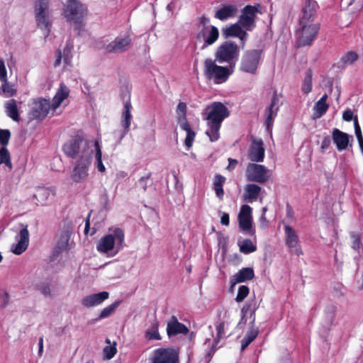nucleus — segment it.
I'll list each match as a JSON object with an SVG mask.
<instances>
[{
  "label": "nucleus",
  "mask_w": 363,
  "mask_h": 363,
  "mask_svg": "<svg viewBox=\"0 0 363 363\" xmlns=\"http://www.w3.org/2000/svg\"><path fill=\"white\" fill-rule=\"evenodd\" d=\"M203 114L207 124L206 134L211 142L217 141L221 123L229 116V111L222 103L213 102L206 108Z\"/></svg>",
  "instance_id": "nucleus-1"
},
{
  "label": "nucleus",
  "mask_w": 363,
  "mask_h": 363,
  "mask_svg": "<svg viewBox=\"0 0 363 363\" xmlns=\"http://www.w3.org/2000/svg\"><path fill=\"white\" fill-rule=\"evenodd\" d=\"M96 140H89L84 138H77L67 143L63 147L65 155L76 161H91L96 147Z\"/></svg>",
  "instance_id": "nucleus-2"
},
{
  "label": "nucleus",
  "mask_w": 363,
  "mask_h": 363,
  "mask_svg": "<svg viewBox=\"0 0 363 363\" xmlns=\"http://www.w3.org/2000/svg\"><path fill=\"white\" fill-rule=\"evenodd\" d=\"M125 245V235L122 229L111 228L108 233L101 237L96 243V250L108 257L117 255Z\"/></svg>",
  "instance_id": "nucleus-3"
},
{
  "label": "nucleus",
  "mask_w": 363,
  "mask_h": 363,
  "mask_svg": "<svg viewBox=\"0 0 363 363\" xmlns=\"http://www.w3.org/2000/svg\"><path fill=\"white\" fill-rule=\"evenodd\" d=\"M318 23L300 20L296 36L298 46L309 45L316 37L319 30Z\"/></svg>",
  "instance_id": "nucleus-4"
},
{
  "label": "nucleus",
  "mask_w": 363,
  "mask_h": 363,
  "mask_svg": "<svg viewBox=\"0 0 363 363\" xmlns=\"http://www.w3.org/2000/svg\"><path fill=\"white\" fill-rule=\"evenodd\" d=\"M34 14L37 26L43 32L45 37L48 36L52 28L49 0H36Z\"/></svg>",
  "instance_id": "nucleus-5"
},
{
  "label": "nucleus",
  "mask_w": 363,
  "mask_h": 363,
  "mask_svg": "<svg viewBox=\"0 0 363 363\" xmlns=\"http://www.w3.org/2000/svg\"><path fill=\"white\" fill-rule=\"evenodd\" d=\"M62 15L70 23L80 24L87 15V9L77 0H67Z\"/></svg>",
  "instance_id": "nucleus-6"
},
{
  "label": "nucleus",
  "mask_w": 363,
  "mask_h": 363,
  "mask_svg": "<svg viewBox=\"0 0 363 363\" xmlns=\"http://www.w3.org/2000/svg\"><path fill=\"white\" fill-rule=\"evenodd\" d=\"M204 74L208 79L220 84L228 79L230 72L228 67L218 66L212 59L208 58L204 61Z\"/></svg>",
  "instance_id": "nucleus-7"
},
{
  "label": "nucleus",
  "mask_w": 363,
  "mask_h": 363,
  "mask_svg": "<svg viewBox=\"0 0 363 363\" xmlns=\"http://www.w3.org/2000/svg\"><path fill=\"white\" fill-rule=\"evenodd\" d=\"M218 29L210 24V21L208 18L202 16L200 18V23L199 25L197 39L204 42L206 45H212L218 40Z\"/></svg>",
  "instance_id": "nucleus-8"
},
{
  "label": "nucleus",
  "mask_w": 363,
  "mask_h": 363,
  "mask_svg": "<svg viewBox=\"0 0 363 363\" xmlns=\"http://www.w3.org/2000/svg\"><path fill=\"white\" fill-rule=\"evenodd\" d=\"M272 175L271 169L255 163H249L245 170V177L249 182L264 184L271 178Z\"/></svg>",
  "instance_id": "nucleus-9"
},
{
  "label": "nucleus",
  "mask_w": 363,
  "mask_h": 363,
  "mask_svg": "<svg viewBox=\"0 0 363 363\" xmlns=\"http://www.w3.org/2000/svg\"><path fill=\"white\" fill-rule=\"evenodd\" d=\"M239 55V48L237 44L226 41L222 43L216 50V60L220 63L230 62Z\"/></svg>",
  "instance_id": "nucleus-10"
},
{
  "label": "nucleus",
  "mask_w": 363,
  "mask_h": 363,
  "mask_svg": "<svg viewBox=\"0 0 363 363\" xmlns=\"http://www.w3.org/2000/svg\"><path fill=\"white\" fill-rule=\"evenodd\" d=\"M261 57V50H252L246 52L242 57L240 70L250 74L256 73Z\"/></svg>",
  "instance_id": "nucleus-11"
},
{
  "label": "nucleus",
  "mask_w": 363,
  "mask_h": 363,
  "mask_svg": "<svg viewBox=\"0 0 363 363\" xmlns=\"http://www.w3.org/2000/svg\"><path fill=\"white\" fill-rule=\"evenodd\" d=\"M50 108L51 105L48 100L42 98L35 99L30 106L29 118L32 120H41L48 115Z\"/></svg>",
  "instance_id": "nucleus-12"
},
{
  "label": "nucleus",
  "mask_w": 363,
  "mask_h": 363,
  "mask_svg": "<svg viewBox=\"0 0 363 363\" xmlns=\"http://www.w3.org/2000/svg\"><path fill=\"white\" fill-rule=\"evenodd\" d=\"M153 363H178V353L172 348H160L155 351Z\"/></svg>",
  "instance_id": "nucleus-13"
},
{
  "label": "nucleus",
  "mask_w": 363,
  "mask_h": 363,
  "mask_svg": "<svg viewBox=\"0 0 363 363\" xmlns=\"http://www.w3.org/2000/svg\"><path fill=\"white\" fill-rule=\"evenodd\" d=\"M91 161H75L73 169L70 173V179L73 182L80 183L89 175V169Z\"/></svg>",
  "instance_id": "nucleus-14"
},
{
  "label": "nucleus",
  "mask_w": 363,
  "mask_h": 363,
  "mask_svg": "<svg viewBox=\"0 0 363 363\" xmlns=\"http://www.w3.org/2000/svg\"><path fill=\"white\" fill-rule=\"evenodd\" d=\"M109 297L107 291H101L95 294H90L84 296L81 299V304L85 308H91L100 306Z\"/></svg>",
  "instance_id": "nucleus-15"
},
{
  "label": "nucleus",
  "mask_w": 363,
  "mask_h": 363,
  "mask_svg": "<svg viewBox=\"0 0 363 363\" xmlns=\"http://www.w3.org/2000/svg\"><path fill=\"white\" fill-rule=\"evenodd\" d=\"M258 9L256 6H245L242 9V15L239 19V23L246 30H252L255 26V18Z\"/></svg>",
  "instance_id": "nucleus-16"
},
{
  "label": "nucleus",
  "mask_w": 363,
  "mask_h": 363,
  "mask_svg": "<svg viewBox=\"0 0 363 363\" xmlns=\"http://www.w3.org/2000/svg\"><path fill=\"white\" fill-rule=\"evenodd\" d=\"M17 243L11 246V251L16 255H20L24 252L29 245V232L27 226L22 228L16 236Z\"/></svg>",
  "instance_id": "nucleus-17"
},
{
  "label": "nucleus",
  "mask_w": 363,
  "mask_h": 363,
  "mask_svg": "<svg viewBox=\"0 0 363 363\" xmlns=\"http://www.w3.org/2000/svg\"><path fill=\"white\" fill-rule=\"evenodd\" d=\"M131 43L129 36L117 37L114 40L104 46L107 52L119 53L127 50Z\"/></svg>",
  "instance_id": "nucleus-18"
},
{
  "label": "nucleus",
  "mask_w": 363,
  "mask_h": 363,
  "mask_svg": "<svg viewBox=\"0 0 363 363\" xmlns=\"http://www.w3.org/2000/svg\"><path fill=\"white\" fill-rule=\"evenodd\" d=\"M285 242L289 248L297 255L301 254L299 248L298 236L296 230L288 224H284Z\"/></svg>",
  "instance_id": "nucleus-19"
},
{
  "label": "nucleus",
  "mask_w": 363,
  "mask_h": 363,
  "mask_svg": "<svg viewBox=\"0 0 363 363\" xmlns=\"http://www.w3.org/2000/svg\"><path fill=\"white\" fill-rule=\"evenodd\" d=\"M252 208L247 204L242 205L241 206L238 219L240 228L244 231L250 230L252 228Z\"/></svg>",
  "instance_id": "nucleus-20"
},
{
  "label": "nucleus",
  "mask_w": 363,
  "mask_h": 363,
  "mask_svg": "<svg viewBox=\"0 0 363 363\" xmlns=\"http://www.w3.org/2000/svg\"><path fill=\"white\" fill-rule=\"evenodd\" d=\"M350 135L339 129L335 128L332 132V139L339 151L345 150L350 145Z\"/></svg>",
  "instance_id": "nucleus-21"
},
{
  "label": "nucleus",
  "mask_w": 363,
  "mask_h": 363,
  "mask_svg": "<svg viewBox=\"0 0 363 363\" xmlns=\"http://www.w3.org/2000/svg\"><path fill=\"white\" fill-rule=\"evenodd\" d=\"M249 159L253 162H262L264 157V148L262 140H254L250 147Z\"/></svg>",
  "instance_id": "nucleus-22"
},
{
  "label": "nucleus",
  "mask_w": 363,
  "mask_h": 363,
  "mask_svg": "<svg viewBox=\"0 0 363 363\" xmlns=\"http://www.w3.org/2000/svg\"><path fill=\"white\" fill-rule=\"evenodd\" d=\"M72 234V228L67 226L61 230L58 235L56 247L60 252L68 250L70 248V236Z\"/></svg>",
  "instance_id": "nucleus-23"
},
{
  "label": "nucleus",
  "mask_w": 363,
  "mask_h": 363,
  "mask_svg": "<svg viewBox=\"0 0 363 363\" xmlns=\"http://www.w3.org/2000/svg\"><path fill=\"white\" fill-rule=\"evenodd\" d=\"M188 330V328L184 324L179 323L175 316H172L167 323V332L169 336L186 334Z\"/></svg>",
  "instance_id": "nucleus-24"
},
{
  "label": "nucleus",
  "mask_w": 363,
  "mask_h": 363,
  "mask_svg": "<svg viewBox=\"0 0 363 363\" xmlns=\"http://www.w3.org/2000/svg\"><path fill=\"white\" fill-rule=\"evenodd\" d=\"M5 113L6 116L15 122L21 121L20 111L18 106V101L16 99H10L4 104Z\"/></svg>",
  "instance_id": "nucleus-25"
},
{
  "label": "nucleus",
  "mask_w": 363,
  "mask_h": 363,
  "mask_svg": "<svg viewBox=\"0 0 363 363\" xmlns=\"http://www.w3.org/2000/svg\"><path fill=\"white\" fill-rule=\"evenodd\" d=\"M261 190V187L255 184L245 185L242 196L243 200L250 203L256 201L259 197Z\"/></svg>",
  "instance_id": "nucleus-26"
},
{
  "label": "nucleus",
  "mask_w": 363,
  "mask_h": 363,
  "mask_svg": "<svg viewBox=\"0 0 363 363\" xmlns=\"http://www.w3.org/2000/svg\"><path fill=\"white\" fill-rule=\"evenodd\" d=\"M254 271L250 267H246L240 269L231 278L232 285H235L238 283L244 282L247 280H251L254 278Z\"/></svg>",
  "instance_id": "nucleus-27"
},
{
  "label": "nucleus",
  "mask_w": 363,
  "mask_h": 363,
  "mask_svg": "<svg viewBox=\"0 0 363 363\" xmlns=\"http://www.w3.org/2000/svg\"><path fill=\"white\" fill-rule=\"evenodd\" d=\"M69 94V88L64 84H61L52 99L51 104L52 109L55 111L61 105L62 101L68 97Z\"/></svg>",
  "instance_id": "nucleus-28"
},
{
  "label": "nucleus",
  "mask_w": 363,
  "mask_h": 363,
  "mask_svg": "<svg viewBox=\"0 0 363 363\" xmlns=\"http://www.w3.org/2000/svg\"><path fill=\"white\" fill-rule=\"evenodd\" d=\"M240 26L241 25L238 23L225 28L223 30V35H225V37H238L242 41H244L247 37V33L242 29Z\"/></svg>",
  "instance_id": "nucleus-29"
},
{
  "label": "nucleus",
  "mask_w": 363,
  "mask_h": 363,
  "mask_svg": "<svg viewBox=\"0 0 363 363\" xmlns=\"http://www.w3.org/2000/svg\"><path fill=\"white\" fill-rule=\"evenodd\" d=\"M72 49H73V47L72 45H67L63 49L62 52L59 51L57 52V59L54 63L55 67H57L60 65L62 59L63 60L65 67L69 66L72 63Z\"/></svg>",
  "instance_id": "nucleus-30"
},
{
  "label": "nucleus",
  "mask_w": 363,
  "mask_h": 363,
  "mask_svg": "<svg viewBox=\"0 0 363 363\" xmlns=\"http://www.w3.org/2000/svg\"><path fill=\"white\" fill-rule=\"evenodd\" d=\"M125 111L123 113L121 124L123 127V130L121 133L119 135V139L121 140L126 133L129 131L130 126V121L132 118V115L130 113L131 104L130 102L127 101L124 106Z\"/></svg>",
  "instance_id": "nucleus-31"
},
{
  "label": "nucleus",
  "mask_w": 363,
  "mask_h": 363,
  "mask_svg": "<svg viewBox=\"0 0 363 363\" xmlns=\"http://www.w3.org/2000/svg\"><path fill=\"white\" fill-rule=\"evenodd\" d=\"M55 196L54 188H38L35 193V198L40 205H44L50 196Z\"/></svg>",
  "instance_id": "nucleus-32"
},
{
  "label": "nucleus",
  "mask_w": 363,
  "mask_h": 363,
  "mask_svg": "<svg viewBox=\"0 0 363 363\" xmlns=\"http://www.w3.org/2000/svg\"><path fill=\"white\" fill-rule=\"evenodd\" d=\"M328 95L325 94L314 106V113L313 118H319L324 115L328 109V104L326 103Z\"/></svg>",
  "instance_id": "nucleus-33"
},
{
  "label": "nucleus",
  "mask_w": 363,
  "mask_h": 363,
  "mask_svg": "<svg viewBox=\"0 0 363 363\" xmlns=\"http://www.w3.org/2000/svg\"><path fill=\"white\" fill-rule=\"evenodd\" d=\"M237 9L235 6L228 5L219 9L215 14V17L220 21H225L235 15Z\"/></svg>",
  "instance_id": "nucleus-34"
},
{
  "label": "nucleus",
  "mask_w": 363,
  "mask_h": 363,
  "mask_svg": "<svg viewBox=\"0 0 363 363\" xmlns=\"http://www.w3.org/2000/svg\"><path fill=\"white\" fill-rule=\"evenodd\" d=\"M303 16L300 20L315 22V4L311 0L308 1L303 8Z\"/></svg>",
  "instance_id": "nucleus-35"
},
{
  "label": "nucleus",
  "mask_w": 363,
  "mask_h": 363,
  "mask_svg": "<svg viewBox=\"0 0 363 363\" xmlns=\"http://www.w3.org/2000/svg\"><path fill=\"white\" fill-rule=\"evenodd\" d=\"M178 124L184 128L187 126L186 119V104L184 102H179L176 109Z\"/></svg>",
  "instance_id": "nucleus-36"
},
{
  "label": "nucleus",
  "mask_w": 363,
  "mask_h": 363,
  "mask_svg": "<svg viewBox=\"0 0 363 363\" xmlns=\"http://www.w3.org/2000/svg\"><path fill=\"white\" fill-rule=\"evenodd\" d=\"M278 102V99L277 97H273L272 99V102L270 106L268 108L267 111V118L265 121V124L267 125V129H269L274 116L277 115V108H274V106L277 105Z\"/></svg>",
  "instance_id": "nucleus-37"
},
{
  "label": "nucleus",
  "mask_w": 363,
  "mask_h": 363,
  "mask_svg": "<svg viewBox=\"0 0 363 363\" xmlns=\"http://www.w3.org/2000/svg\"><path fill=\"white\" fill-rule=\"evenodd\" d=\"M258 329L252 327L242 340L241 350H244L257 336Z\"/></svg>",
  "instance_id": "nucleus-38"
},
{
  "label": "nucleus",
  "mask_w": 363,
  "mask_h": 363,
  "mask_svg": "<svg viewBox=\"0 0 363 363\" xmlns=\"http://www.w3.org/2000/svg\"><path fill=\"white\" fill-rule=\"evenodd\" d=\"M120 301H116L103 308L99 315L98 319H104L111 315L116 311V308L120 305Z\"/></svg>",
  "instance_id": "nucleus-39"
},
{
  "label": "nucleus",
  "mask_w": 363,
  "mask_h": 363,
  "mask_svg": "<svg viewBox=\"0 0 363 363\" xmlns=\"http://www.w3.org/2000/svg\"><path fill=\"white\" fill-rule=\"evenodd\" d=\"M25 332L16 325L10 326L6 331L7 336L13 341L18 340Z\"/></svg>",
  "instance_id": "nucleus-40"
},
{
  "label": "nucleus",
  "mask_w": 363,
  "mask_h": 363,
  "mask_svg": "<svg viewBox=\"0 0 363 363\" xmlns=\"http://www.w3.org/2000/svg\"><path fill=\"white\" fill-rule=\"evenodd\" d=\"M180 128L186 133L184 144L186 147L188 149H189L192 146L193 142L196 136V133L191 128L189 123H187V126L185 128H184L182 125H180Z\"/></svg>",
  "instance_id": "nucleus-41"
},
{
  "label": "nucleus",
  "mask_w": 363,
  "mask_h": 363,
  "mask_svg": "<svg viewBox=\"0 0 363 363\" xmlns=\"http://www.w3.org/2000/svg\"><path fill=\"white\" fill-rule=\"evenodd\" d=\"M145 337L148 340H161V337L158 331V323L157 321H155L152 324L151 327L146 330Z\"/></svg>",
  "instance_id": "nucleus-42"
},
{
  "label": "nucleus",
  "mask_w": 363,
  "mask_h": 363,
  "mask_svg": "<svg viewBox=\"0 0 363 363\" xmlns=\"http://www.w3.org/2000/svg\"><path fill=\"white\" fill-rule=\"evenodd\" d=\"M5 164L9 169H12L10 154L5 147L0 149V164Z\"/></svg>",
  "instance_id": "nucleus-43"
},
{
  "label": "nucleus",
  "mask_w": 363,
  "mask_h": 363,
  "mask_svg": "<svg viewBox=\"0 0 363 363\" xmlns=\"http://www.w3.org/2000/svg\"><path fill=\"white\" fill-rule=\"evenodd\" d=\"M256 249V246L249 239L244 240L240 245V250L244 254L253 252Z\"/></svg>",
  "instance_id": "nucleus-44"
},
{
  "label": "nucleus",
  "mask_w": 363,
  "mask_h": 363,
  "mask_svg": "<svg viewBox=\"0 0 363 363\" xmlns=\"http://www.w3.org/2000/svg\"><path fill=\"white\" fill-rule=\"evenodd\" d=\"M94 153H95L96 158L95 165L98 171L100 172H104L106 171V167L102 162V152L99 145L96 147Z\"/></svg>",
  "instance_id": "nucleus-45"
},
{
  "label": "nucleus",
  "mask_w": 363,
  "mask_h": 363,
  "mask_svg": "<svg viewBox=\"0 0 363 363\" xmlns=\"http://www.w3.org/2000/svg\"><path fill=\"white\" fill-rule=\"evenodd\" d=\"M3 84L1 86L2 92L5 97L9 98L16 95V90L12 87L8 82V79L6 82H2Z\"/></svg>",
  "instance_id": "nucleus-46"
},
{
  "label": "nucleus",
  "mask_w": 363,
  "mask_h": 363,
  "mask_svg": "<svg viewBox=\"0 0 363 363\" xmlns=\"http://www.w3.org/2000/svg\"><path fill=\"white\" fill-rule=\"evenodd\" d=\"M116 342L113 345L106 346L104 348V357L106 359H111L116 353Z\"/></svg>",
  "instance_id": "nucleus-47"
},
{
  "label": "nucleus",
  "mask_w": 363,
  "mask_h": 363,
  "mask_svg": "<svg viewBox=\"0 0 363 363\" xmlns=\"http://www.w3.org/2000/svg\"><path fill=\"white\" fill-rule=\"evenodd\" d=\"M351 240H352V247L354 250H358L362 247L361 243V236L358 233H352L350 234Z\"/></svg>",
  "instance_id": "nucleus-48"
},
{
  "label": "nucleus",
  "mask_w": 363,
  "mask_h": 363,
  "mask_svg": "<svg viewBox=\"0 0 363 363\" xmlns=\"http://www.w3.org/2000/svg\"><path fill=\"white\" fill-rule=\"evenodd\" d=\"M249 294V288L246 286H241L238 289V294L236 296V301H242Z\"/></svg>",
  "instance_id": "nucleus-49"
},
{
  "label": "nucleus",
  "mask_w": 363,
  "mask_h": 363,
  "mask_svg": "<svg viewBox=\"0 0 363 363\" xmlns=\"http://www.w3.org/2000/svg\"><path fill=\"white\" fill-rule=\"evenodd\" d=\"M312 89V78L311 74H308L303 82L302 85V91L307 94H308Z\"/></svg>",
  "instance_id": "nucleus-50"
},
{
  "label": "nucleus",
  "mask_w": 363,
  "mask_h": 363,
  "mask_svg": "<svg viewBox=\"0 0 363 363\" xmlns=\"http://www.w3.org/2000/svg\"><path fill=\"white\" fill-rule=\"evenodd\" d=\"M11 136L10 131L6 129L0 130V143L4 146H6L9 141Z\"/></svg>",
  "instance_id": "nucleus-51"
},
{
  "label": "nucleus",
  "mask_w": 363,
  "mask_h": 363,
  "mask_svg": "<svg viewBox=\"0 0 363 363\" xmlns=\"http://www.w3.org/2000/svg\"><path fill=\"white\" fill-rule=\"evenodd\" d=\"M38 291L45 296H51V288L48 284L43 283L38 286Z\"/></svg>",
  "instance_id": "nucleus-52"
},
{
  "label": "nucleus",
  "mask_w": 363,
  "mask_h": 363,
  "mask_svg": "<svg viewBox=\"0 0 363 363\" xmlns=\"http://www.w3.org/2000/svg\"><path fill=\"white\" fill-rule=\"evenodd\" d=\"M10 301V296L5 290L0 291V306L2 308L6 307Z\"/></svg>",
  "instance_id": "nucleus-53"
},
{
  "label": "nucleus",
  "mask_w": 363,
  "mask_h": 363,
  "mask_svg": "<svg viewBox=\"0 0 363 363\" xmlns=\"http://www.w3.org/2000/svg\"><path fill=\"white\" fill-rule=\"evenodd\" d=\"M357 58H358V56H357V53H355L354 52H350L347 53L342 57V61L345 64H352V62L356 61L357 60Z\"/></svg>",
  "instance_id": "nucleus-54"
},
{
  "label": "nucleus",
  "mask_w": 363,
  "mask_h": 363,
  "mask_svg": "<svg viewBox=\"0 0 363 363\" xmlns=\"http://www.w3.org/2000/svg\"><path fill=\"white\" fill-rule=\"evenodd\" d=\"M7 79V71L4 61L2 59H0V80L1 82H6Z\"/></svg>",
  "instance_id": "nucleus-55"
},
{
  "label": "nucleus",
  "mask_w": 363,
  "mask_h": 363,
  "mask_svg": "<svg viewBox=\"0 0 363 363\" xmlns=\"http://www.w3.org/2000/svg\"><path fill=\"white\" fill-rule=\"evenodd\" d=\"M354 126L355 135L357 136V140H362V139H363V137L362 135L361 128L358 123V121H357V118H354Z\"/></svg>",
  "instance_id": "nucleus-56"
},
{
  "label": "nucleus",
  "mask_w": 363,
  "mask_h": 363,
  "mask_svg": "<svg viewBox=\"0 0 363 363\" xmlns=\"http://www.w3.org/2000/svg\"><path fill=\"white\" fill-rule=\"evenodd\" d=\"M229 215L227 213H222L220 218V223L223 225L228 226L229 225Z\"/></svg>",
  "instance_id": "nucleus-57"
},
{
  "label": "nucleus",
  "mask_w": 363,
  "mask_h": 363,
  "mask_svg": "<svg viewBox=\"0 0 363 363\" xmlns=\"http://www.w3.org/2000/svg\"><path fill=\"white\" fill-rule=\"evenodd\" d=\"M342 118L346 121H350L353 118V113L351 110H346L342 114Z\"/></svg>",
  "instance_id": "nucleus-58"
},
{
  "label": "nucleus",
  "mask_w": 363,
  "mask_h": 363,
  "mask_svg": "<svg viewBox=\"0 0 363 363\" xmlns=\"http://www.w3.org/2000/svg\"><path fill=\"white\" fill-rule=\"evenodd\" d=\"M225 181V177L218 175L215 178L214 186H223Z\"/></svg>",
  "instance_id": "nucleus-59"
},
{
  "label": "nucleus",
  "mask_w": 363,
  "mask_h": 363,
  "mask_svg": "<svg viewBox=\"0 0 363 363\" xmlns=\"http://www.w3.org/2000/svg\"><path fill=\"white\" fill-rule=\"evenodd\" d=\"M214 190L216 192V194L218 197H219L220 199H223V186H214Z\"/></svg>",
  "instance_id": "nucleus-60"
},
{
  "label": "nucleus",
  "mask_w": 363,
  "mask_h": 363,
  "mask_svg": "<svg viewBox=\"0 0 363 363\" xmlns=\"http://www.w3.org/2000/svg\"><path fill=\"white\" fill-rule=\"evenodd\" d=\"M229 164L227 167V169L230 171L234 169L238 164V161L234 159L229 158L228 159Z\"/></svg>",
  "instance_id": "nucleus-61"
},
{
  "label": "nucleus",
  "mask_w": 363,
  "mask_h": 363,
  "mask_svg": "<svg viewBox=\"0 0 363 363\" xmlns=\"http://www.w3.org/2000/svg\"><path fill=\"white\" fill-rule=\"evenodd\" d=\"M224 329H225V324L223 323H220L217 326L218 337H220L222 334L224 333Z\"/></svg>",
  "instance_id": "nucleus-62"
},
{
  "label": "nucleus",
  "mask_w": 363,
  "mask_h": 363,
  "mask_svg": "<svg viewBox=\"0 0 363 363\" xmlns=\"http://www.w3.org/2000/svg\"><path fill=\"white\" fill-rule=\"evenodd\" d=\"M39 350H38V354L39 356H41L43 352V337H40L39 339Z\"/></svg>",
  "instance_id": "nucleus-63"
},
{
  "label": "nucleus",
  "mask_w": 363,
  "mask_h": 363,
  "mask_svg": "<svg viewBox=\"0 0 363 363\" xmlns=\"http://www.w3.org/2000/svg\"><path fill=\"white\" fill-rule=\"evenodd\" d=\"M89 230V218H87L86 220V223H85L84 233L88 234Z\"/></svg>",
  "instance_id": "nucleus-64"
}]
</instances>
